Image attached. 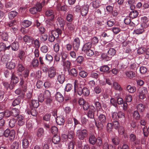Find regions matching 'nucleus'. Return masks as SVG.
Here are the masks:
<instances>
[{"instance_id":"f257e3e1","label":"nucleus","mask_w":149,"mask_h":149,"mask_svg":"<svg viewBox=\"0 0 149 149\" xmlns=\"http://www.w3.org/2000/svg\"><path fill=\"white\" fill-rule=\"evenodd\" d=\"M107 117L105 115L97 113V118L95 120V123L97 127L100 130L102 129L106 123Z\"/></svg>"},{"instance_id":"f03ea898","label":"nucleus","mask_w":149,"mask_h":149,"mask_svg":"<svg viewBox=\"0 0 149 149\" xmlns=\"http://www.w3.org/2000/svg\"><path fill=\"white\" fill-rule=\"evenodd\" d=\"M111 117L114 120H117L118 119L120 120H124L125 119V113L121 111H119L118 113L116 112H113Z\"/></svg>"},{"instance_id":"7ed1b4c3","label":"nucleus","mask_w":149,"mask_h":149,"mask_svg":"<svg viewBox=\"0 0 149 149\" xmlns=\"http://www.w3.org/2000/svg\"><path fill=\"white\" fill-rule=\"evenodd\" d=\"M76 134L79 139L83 140L88 136V132L86 129H83L82 130H79L77 131Z\"/></svg>"},{"instance_id":"20e7f679","label":"nucleus","mask_w":149,"mask_h":149,"mask_svg":"<svg viewBox=\"0 0 149 149\" xmlns=\"http://www.w3.org/2000/svg\"><path fill=\"white\" fill-rule=\"evenodd\" d=\"M148 93V91L146 88L142 87L138 90L139 96L140 99H143L146 97V95Z\"/></svg>"},{"instance_id":"39448f33","label":"nucleus","mask_w":149,"mask_h":149,"mask_svg":"<svg viewBox=\"0 0 149 149\" xmlns=\"http://www.w3.org/2000/svg\"><path fill=\"white\" fill-rule=\"evenodd\" d=\"M56 69L53 66L49 68L48 70V76L50 79L54 78L56 75Z\"/></svg>"},{"instance_id":"423d86ee","label":"nucleus","mask_w":149,"mask_h":149,"mask_svg":"<svg viewBox=\"0 0 149 149\" xmlns=\"http://www.w3.org/2000/svg\"><path fill=\"white\" fill-rule=\"evenodd\" d=\"M75 128L73 127L72 128L70 129H67L68 131V134L67 135L65 134L63 135L62 136V137H67L68 138L72 139L74 138L75 136V133L74 132V130Z\"/></svg>"},{"instance_id":"0eeeda50","label":"nucleus","mask_w":149,"mask_h":149,"mask_svg":"<svg viewBox=\"0 0 149 149\" xmlns=\"http://www.w3.org/2000/svg\"><path fill=\"white\" fill-rule=\"evenodd\" d=\"M80 45V41L78 38L74 39L73 44V49L75 52H77Z\"/></svg>"},{"instance_id":"6e6552de","label":"nucleus","mask_w":149,"mask_h":149,"mask_svg":"<svg viewBox=\"0 0 149 149\" xmlns=\"http://www.w3.org/2000/svg\"><path fill=\"white\" fill-rule=\"evenodd\" d=\"M89 6L88 5H84L81 8V14L82 16H85L87 14Z\"/></svg>"},{"instance_id":"1a4fd4ad","label":"nucleus","mask_w":149,"mask_h":149,"mask_svg":"<svg viewBox=\"0 0 149 149\" xmlns=\"http://www.w3.org/2000/svg\"><path fill=\"white\" fill-rule=\"evenodd\" d=\"M129 138L130 141L134 142L135 144H139L140 143V141L136 138V135L134 134H130Z\"/></svg>"},{"instance_id":"9d476101","label":"nucleus","mask_w":149,"mask_h":149,"mask_svg":"<svg viewBox=\"0 0 149 149\" xmlns=\"http://www.w3.org/2000/svg\"><path fill=\"white\" fill-rule=\"evenodd\" d=\"M144 31L143 25H140V26H138L137 28L134 30V33L136 34H139L142 33Z\"/></svg>"},{"instance_id":"9b49d317","label":"nucleus","mask_w":149,"mask_h":149,"mask_svg":"<svg viewBox=\"0 0 149 149\" xmlns=\"http://www.w3.org/2000/svg\"><path fill=\"white\" fill-rule=\"evenodd\" d=\"M57 123L59 125H62L64 124L65 120L64 117L62 116H58L56 119Z\"/></svg>"},{"instance_id":"f8f14e48","label":"nucleus","mask_w":149,"mask_h":149,"mask_svg":"<svg viewBox=\"0 0 149 149\" xmlns=\"http://www.w3.org/2000/svg\"><path fill=\"white\" fill-rule=\"evenodd\" d=\"M55 99L59 102H61L63 101L64 97L61 93L57 92L55 94Z\"/></svg>"},{"instance_id":"ddd939ff","label":"nucleus","mask_w":149,"mask_h":149,"mask_svg":"<svg viewBox=\"0 0 149 149\" xmlns=\"http://www.w3.org/2000/svg\"><path fill=\"white\" fill-rule=\"evenodd\" d=\"M17 124L18 125L20 126L23 125L25 123L24 118L23 116L20 115L17 117Z\"/></svg>"},{"instance_id":"4468645a","label":"nucleus","mask_w":149,"mask_h":149,"mask_svg":"<svg viewBox=\"0 0 149 149\" xmlns=\"http://www.w3.org/2000/svg\"><path fill=\"white\" fill-rule=\"evenodd\" d=\"M55 4L57 5V8L58 10L65 11L66 10L67 7L65 5L61 6L60 3L58 1H57Z\"/></svg>"},{"instance_id":"2eb2a0df","label":"nucleus","mask_w":149,"mask_h":149,"mask_svg":"<svg viewBox=\"0 0 149 149\" xmlns=\"http://www.w3.org/2000/svg\"><path fill=\"white\" fill-rule=\"evenodd\" d=\"M112 87L115 90L121 92L123 91V89L119 84L116 82H114L113 84Z\"/></svg>"},{"instance_id":"dca6fc26","label":"nucleus","mask_w":149,"mask_h":149,"mask_svg":"<svg viewBox=\"0 0 149 149\" xmlns=\"http://www.w3.org/2000/svg\"><path fill=\"white\" fill-rule=\"evenodd\" d=\"M45 15L47 17H51L50 20L51 21H52L54 18L53 11L51 10H47L45 13Z\"/></svg>"},{"instance_id":"f3484780","label":"nucleus","mask_w":149,"mask_h":149,"mask_svg":"<svg viewBox=\"0 0 149 149\" xmlns=\"http://www.w3.org/2000/svg\"><path fill=\"white\" fill-rule=\"evenodd\" d=\"M125 73L126 76L130 79L132 78L136 75V74L134 72L130 70L125 71Z\"/></svg>"},{"instance_id":"a211bd4d","label":"nucleus","mask_w":149,"mask_h":149,"mask_svg":"<svg viewBox=\"0 0 149 149\" xmlns=\"http://www.w3.org/2000/svg\"><path fill=\"white\" fill-rule=\"evenodd\" d=\"M31 44L33 46L36 48H39L40 45V43L39 41L37 39L34 40L33 38V41L31 42Z\"/></svg>"},{"instance_id":"6ab92c4d","label":"nucleus","mask_w":149,"mask_h":149,"mask_svg":"<svg viewBox=\"0 0 149 149\" xmlns=\"http://www.w3.org/2000/svg\"><path fill=\"white\" fill-rule=\"evenodd\" d=\"M62 62L63 63V65L64 69L65 70H68L71 66L70 62L68 61H63Z\"/></svg>"},{"instance_id":"aec40b11","label":"nucleus","mask_w":149,"mask_h":149,"mask_svg":"<svg viewBox=\"0 0 149 149\" xmlns=\"http://www.w3.org/2000/svg\"><path fill=\"white\" fill-rule=\"evenodd\" d=\"M23 39L24 42L27 44H29L30 43H31L33 39V38L31 36L27 35L25 36L24 37Z\"/></svg>"},{"instance_id":"412c9836","label":"nucleus","mask_w":149,"mask_h":149,"mask_svg":"<svg viewBox=\"0 0 149 149\" xmlns=\"http://www.w3.org/2000/svg\"><path fill=\"white\" fill-rule=\"evenodd\" d=\"M44 131L42 128H40L38 129L36 132V136L40 138L44 136Z\"/></svg>"},{"instance_id":"4be33fe9","label":"nucleus","mask_w":149,"mask_h":149,"mask_svg":"<svg viewBox=\"0 0 149 149\" xmlns=\"http://www.w3.org/2000/svg\"><path fill=\"white\" fill-rule=\"evenodd\" d=\"M57 24L61 27H63L65 24V22L64 19L61 17H58L57 18Z\"/></svg>"},{"instance_id":"5701e85b","label":"nucleus","mask_w":149,"mask_h":149,"mask_svg":"<svg viewBox=\"0 0 149 149\" xmlns=\"http://www.w3.org/2000/svg\"><path fill=\"white\" fill-rule=\"evenodd\" d=\"M61 33V31L59 29H57L56 31L53 30L52 31L51 34L54 36L55 38L59 37V34Z\"/></svg>"},{"instance_id":"b1692460","label":"nucleus","mask_w":149,"mask_h":149,"mask_svg":"<svg viewBox=\"0 0 149 149\" xmlns=\"http://www.w3.org/2000/svg\"><path fill=\"white\" fill-rule=\"evenodd\" d=\"M92 46L90 42H88L87 43H86L83 47L82 50L83 52H85L88 50H90V48Z\"/></svg>"},{"instance_id":"393cba45","label":"nucleus","mask_w":149,"mask_h":149,"mask_svg":"<svg viewBox=\"0 0 149 149\" xmlns=\"http://www.w3.org/2000/svg\"><path fill=\"white\" fill-rule=\"evenodd\" d=\"M72 120L71 118L68 119V123L65 125V127L67 129H70L71 128H72L73 127L75 128V127L73 126L72 124Z\"/></svg>"},{"instance_id":"a878e982","label":"nucleus","mask_w":149,"mask_h":149,"mask_svg":"<svg viewBox=\"0 0 149 149\" xmlns=\"http://www.w3.org/2000/svg\"><path fill=\"white\" fill-rule=\"evenodd\" d=\"M72 120L71 118L68 119V123L65 125V127L67 129H70L71 128H72L73 127L75 128V127L73 126L72 124Z\"/></svg>"},{"instance_id":"bb28decb","label":"nucleus","mask_w":149,"mask_h":149,"mask_svg":"<svg viewBox=\"0 0 149 149\" xmlns=\"http://www.w3.org/2000/svg\"><path fill=\"white\" fill-rule=\"evenodd\" d=\"M19 114V110L15 108L13 109L11 111V115L15 117L17 116Z\"/></svg>"},{"instance_id":"cd10ccee","label":"nucleus","mask_w":149,"mask_h":149,"mask_svg":"<svg viewBox=\"0 0 149 149\" xmlns=\"http://www.w3.org/2000/svg\"><path fill=\"white\" fill-rule=\"evenodd\" d=\"M43 95L45 98L47 99L50 102L51 100L50 99L51 93L48 90H45Z\"/></svg>"},{"instance_id":"c85d7f7f","label":"nucleus","mask_w":149,"mask_h":149,"mask_svg":"<svg viewBox=\"0 0 149 149\" xmlns=\"http://www.w3.org/2000/svg\"><path fill=\"white\" fill-rule=\"evenodd\" d=\"M15 66V63L12 61L8 62L6 64V68L9 69H12L14 68Z\"/></svg>"},{"instance_id":"c756f323","label":"nucleus","mask_w":149,"mask_h":149,"mask_svg":"<svg viewBox=\"0 0 149 149\" xmlns=\"http://www.w3.org/2000/svg\"><path fill=\"white\" fill-rule=\"evenodd\" d=\"M58 80L61 84H63L65 80V76L63 74H59L58 76Z\"/></svg>"},{"instance_id":"7c9ffc66","label":"nucleus","mask_w":149,"mask_h":149,"mask_svg":"<svg viewBox=\"0 0 149 149\" xmlns=\"http://www.w3.org/2000/svg\"><path fill=\"white\" fill-rule=\"evenodd\" d=\"M47 1L44 0L42 1L41 3L40 2H38L36 4V6L38 8V11H40L42 7L45 4H47Z\"/></svg>"},{"instance_id":"2f4dec72","label":"nucleus","mask_w":149,"mask_h":149,"mask_svg":"<svg viewBox=\"0 0 149 149\" xmlns=\"http://www.w3.org/2000/svg\"><path fill=\"white\" fill-rule=\"evenodd\" d=\"M45 60L47 62L50 63L53 60V57L51 55L47 54L45 56Z\"/></svg>"},{"instance_id":"473e14b6","label":"nucleus","mask_w":149,"mask_h":149,"mask_svg":"<svg viewBox=\"0 0 149 149\" xmlns=\"http://www.w3.org/2000/svg\"><path fill=\"white\" fill-rule=\"evenodd\" d=\"M18 14V13L15 11H12L10 12L8 15L9 18L12 19L15 17Z\"/></svg>"},{"instance_id":"72a5a7b5","label":"nucleus","mask_w":149,"mask_h":149,"mask_svg":"<svg viewBox=\"0 0 149 149\" xmlns=\"http://www.w3.org/2000/svg\"><path fill=\"white\" fill-rule=\"evenodd\" d=\"M89 141L91 144L94 145L96 143V139L94 135H91L90 136Z\"/></svg>"},{"instance_id":"f704fd0d","label":"nucleus","mask_w":149,"mask_h":149,"mask_svg":"<svg viewBox=\"0 0 149 149\" xmlns=\"http://www.w3.org/2000/svg\"><path fill=\"white\" fill-rule=\"evenodd\" d=\"M23 148L24 149L27 148L29 146V142L28 139L26 138L23 139L22 141Z\"/></svg>"},{"instance_id":"c9c22d12","label":"nucleus","mask_w":149,"mask_h":149,"mask_svg":"<svg viewBox=\"0 0 149 149\" xmlns=\"http://www.w3.org/2000/svg\"><path fill=\"white\" fill-rule=\"evenodd\" d=\"M18 57L20 60H23L26 56L25 52L23 51H20L18 54Z\"/></svg>"},{"instance_id":"e433bc0d","label":"nucleus","mask_w":149,"mask_h":149,"mask_svg":"<svg viewBox=\"0 0 149 149\" xmlns=\"http://www.w3.org/2000/svg\"><path fill=\"white\" fill-rule=\"evenodd\" d=\"M138 15V13L136 10L132 11L130 12L129 16L130 18H134L137 17Z\"/></svg>"},{"instance_id":"4c0bfd02","label":"nucleus","mask_w":149,"mask_h":149,"mask_svg":"<svg viewBox=\"0 0 149 149\" xmlns=\"http://www.w3.org/2000/svg\"><path fill=\"white\" fill-rule=\"evenodd\" d=\"M69 74L74 77H77V72L75 68H72L69 71Z\"/></svg>"},{"instance_id":"58836bf2","label":"nucleus","mask_w":149,"mask_h":149,"mask_svg":"<svg viewBox=\"0 0 149 149\" xmlns=\"http://www.w3.org/2000/svg\"><path fill=\"white\" fill-rule=\"evenodd\" d=\"M11 48L13 51H17L19 48L18 43L17 42H14L11 44Z\"/></svg>"},{"instance_id":"ea45409f","label":"nucleus","mask_w":149,"mask_h":149,"mask_svg":"<svg viewBox=\"0 0 149 149\" xmlns=\"http://www.w3.org/2000/svg\"><path fill=\"white\" fill-rule=\"evenodd\" d=\"M19 81V79L15 77L14 74H13L11 77V83L14 84H15L17 83Z\"/></svg>"},{"instance_id":"a19ab883","label":"nucleus","mask_w":149,"mask_h":149,"mask_svg":"<svg viewBox=\"0 0 149 149\" xmlns=\"http://www.w3.org/2000/svg\"><path fill=\"white\" fill-rule=\"evenodd\" d=\"M60 141V138L59 136L57 135H55L53 137L52 139V141L54 144H58Z\"/></svg>"},{"instance_id":"79ce46f5","label":"nucleus","mask_w":149,"mask_h":149,"mask_svg":"<svg viewBox=\"0 0 149 149\" xmlns=\"http://www.w3.org/2000/svg\"><path fill=\"white\" fill-rule=\"evenodd\" d=\"M112 142L114 145H118L119 143V138L116 136L113 137L111 139Z\"/></svg>"},{"instance_id":"37998d69","label":"nucleus","mask_w":149,"mask_h":149,"mask_svg":"<svg viewBox=\"0 0 149 149\" xmlns=\"http://www.w3.org/2000/svg\"><path fill=\"white\" fill-rule=\"evenodd\" d=\"M127 89L128 91L131 93H133L136 91V88L135 87L132 86L130 85L127 86Z\"/></svg>"},{"instance_id":"c03bdc74","label":"nucleus","mask_w":149,"mask_h":149,"mask_svg":"<svg viewBox=\"0 0 149 149\" xmlns=\"http://www.w3.org/2000/svg\"><path fill=\"white\" fill-rule=\"evenodd\" d=\"M137 109L139 111L143 112L145 109V106L142 104H139L137 106Z\"/></svg>"},{"instance_id":"a18cd8bd","label":"nucleus","mask_w":149,"mask_h":149,"mask_svg":"<svg viewBox=\"0 0 149 149\" xmlns=\"http://www.w3.org/2000/svg\"><path fill=\"white\" fill-rule=\"evenodd\" d=\"M31 65L34 68L37 67L39 65V62L38 59H33L31 63Z\"/></svg>"},{"instance_id":"49530a36","label":"nucleus","mask_w":149,"mask_h":149,"mask_svg":"<svg viewBox=\"0 0 149 149\" xmlns=\"http://www.w3.org/2000/svg\"><path fill=\"white\" fill-rule=\"evenodd\" d=\"M22 24L24 26L27 27L31 25L32 22L28 20H24L22 22Z\"/></svg>"},{"instance_id":"de8ad7c7","label":"nucleus","mask_w":149,"mask_h":149,"mask_svg":"<svg viewBox=\"0 0 149 149\" xmlns=\"http://www.w3.org/2000/svg\"><path fill=\"white\" fill-rule=\"evenodd\" d=\"M16 124V120L14 118H12L10 119L9 122V125L11 128L14 127Z\"/></svg>"},{"instance_id":"09e8293b","label":"nucleus","mask_w":149,"mask_h":149,"mask_svg":"<svg viewBox=\"0 0 149 149\" xmlns=\"http://www.w3.org/2000/svg\"><path fill=\"white\" fill-rule=\"evenodd\" d=\"M109 68L107 65H104L101 67L100 68V70L102 72H107L109 71Z\"/></svg>"},{"instance_id":"8fccbe9b","label":"nucleus","mask_w":149,"mask_h":149,"mask_svg":"<svg viewBox=\"0 0 149 149\" xmlns=\"http://www.w3.org/2000/svg\"><path fill=\"white\" fill-rule=\"evenodd\" d=\"M15 131L13 130H11L8 136L10 140L12 141L15 138Z\"/></svg>"},{"instance_id":"3c124183","label":"nucleus","mask_w":149,"mask_h":149,"mask_svg":"<svg viewBox=\"0 0 149 149\" xmlns=\"http://www.w3.org/2000/svg\"><path fill=\"white\" fill-rule=\"evenodd\" d=\"M116 52L115 49L113 48L110 49L108 51V55L110 56H114L116 54Z\"/></svg>"},{"instance_id":"603ef678","label":"nucleus","mask_w":149,"mask_h":149,"mask_svg":"<svg viewBox=\"0 0 149 149\" xmlns=\"http://www.w3.org/2000/svg\"><path fill=\"white\" fill-rule=\"evenodd\" d=\"M134 0H130L128 1V3L130 5V8L132 10H133L135 8Z\"/></svg>"},{"instance_id":"864d4df0","label":"nucleus","mask_w":149,"mask_h":149,"mask_svg":"<svg viewBox=\"0 0 149 149\" xmlns=\"http://www.w3.org/2000/svg\"><path fill=\"white\" fill-rule=\"evenodd\" d=\"M79 75L82 78H86L88 75L87 72L84 70H81L79 72Z\"/></svg>"},{"instance_id":"5fc2aeb1","label":"nucleus","mask_w":149,"mask_h":149,"mask_svg":"<svg viewBox=\"0 0 149 149\" xmlns=\"http://www.w3.org/2000/svg\"><path fill=\"white\" fill-rule=\"evenodd\" d=\"M133 118L136 120L139 119L140 117L139 114L137 111H135L133 113Z\"/></svg>"},{"instance_id":"6e6d98bb","label":"nucleus","mask_w":149,"mask_h":149,"mask_svg":"<svg viewBox=\"0 0 149 149\" xmlns=\"http://www.w3.org/2000/svg\"><path fill=\"white\" fill-rule=\"evenodd\" d=\"M29 11L30 12L33 14H36L38 11H38V7H37L36 6L35 7L31 8L29 10Z\"/></svg>"},{"instance_id":"4d7b16f0","label":"nucleus","mask_w":149,"mask_h":149,"mask_svg":"<svg viewBox=\"0 0 149 149\" xmlns=\"http://www.w3.org/2000/svg\"><path fill=\"white\" fill-rule=\"evenodd\" d=\"M27 113L28 114H29L30 113L33 116H36L37 115V113L36 110L35 108H32L31 111H27Z\"/></svg>"},{"instance_id":"13d9d810","label":"nucleus","mask_w":149,"mask_h":149,"mask_svg":"<svg viewBox=\"0 0 149 149\" xmlns=\"http://www.w3.org/2000/svg\"><path fill=\"white\" fill-rule=\"evenodd\" d=\"M113 129V125L111 123H108L107 125V130L108 132H110L112 131Z\"/></svg>"},{"instance_id":"bf43d9fd","label":"nucleus","mask_w":149,"mask_h":149,"mask_svg":"<svg viewBox=\"0 0 149 149\" xmlns=\"http://www.w3.org/2000/svg\"><path fill=\"white\" fill-rule=\"evenodd\" d=\"M31 104L34 108H37L39 105L38 101L36 100H33L31 101Z\"/></svg>"},{"instance_id":"052dcab7","label":"nucleus","mask_w":149,"mask_h":149,"mask_svg":"<svg viewBox=\"0 0 149 149\" xmlns=\"http://www.w3.org/2000/svg\"><path fill=\"white\" fill-rule=\"evenodd\" d=\"M21 102V99L20 97H18L14 100L13 101L12 103V104L13 106L18 105Z\"/></svg>"},{"instance_id":"680f3d73","label":"nucleus","mask_w":149,"mask_h":149,"mask_svg":"<svg viewBox=\"0 0 149 149\" xmlns=\"http://www.w3.org/2000/svg\"><path fill=\"white\" fill-rule=\"evenodd\" d=\"M90 94L89 90L86 88H84L83 90L82 94L84 96H88Z\"/></svg>"},{"instance_id":"e2e57ef3","label":"nucleus","mask_w":149,"mask_h":149,"mask_svg":"<svg viewBox=\"0 0 149 149\" xmlns=\"http://www.w3.org/2000/svg\"><path fill=\"white\" fill-rule=\"evenodd\" d=\"M19 146L18 143L16 141H15L13 143L11 146V149H18Z\"/></svg>"},{"instance_id":"0e129e2a","label":"nucleus","mask_w":149,"mask_h":149,"mask_svg":"<svg viewBox=\"0 0 149 149\" xmlns=\"http://www.w3.org/2000/svg\"><path fill=\"white\" fill-rule=\"evenodd\" d=\"M107 24L109 27H111L115 24V20L113 19H111L107 22Z\"/></svg>"},{"instance_id":"69168bd1","label":"nucleus","mask_w":149,"mask_h":149,"mask_svg":"<svg viewBox=\"0 0 149 149\" xmlns=\"http://www.w3.org/2000/svg\"><path fill=\"white\" fill-rule=\"evenodd\" d=\"M113 125L114 128L117 130L120 127L118 122L116 120H115L113 122Z\"/></svg>"},{"instance_id":"338daca9","label":"nucleus","mask_w":149,"mask_h":149,"mask_svg":"<svg viewBox=\"0 0 149 149\" xmlns=\"http://www.w3.org/2000/svg\"><path fill=\"white\" fill-rule=\"evenodd\" d=\"M84 52L86 53L87 56L89 57L93 56L94 54V52L91 49L87 50Z\"/></svg>"},{"instance_id":"774afa93","label":"nucleus","mask_w":149,"mask_h":149,"mask_svg":"<svg viewBox=\"0 0 149 149\" xmlns=\"http://www.w3.org/2000/svg\"><path fill=\"white\" fill-rule=\"evenodd\" d=\"M17 69L18 72H22L24 70L25 68L22 64H19L17 66Z\"/></svg>"}]
</instances>
